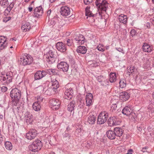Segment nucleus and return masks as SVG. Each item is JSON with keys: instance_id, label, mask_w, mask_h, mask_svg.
I'll use <instances>...</instances> for the list:
<instances>
[{"instance_id": "864d4df0", "label": "nucleus", "mask_w": 154, "mask_h": 154, "mask_svg": "<svg viewBox=\"0 0 154 154\" xmlns=\"http://www.w3.org/2000/svg\"><path fill=\"white\" fill-rule=\"evenodd\" d=\"M103 79V77L101 76H99L97 77V79L99 82H101Z\"/></svg>"}, {"instance_id": "412c9836", "label": "nucleus", "mask_w": 154, "mask_h": 154, "mask_svg": "<svg viewBox=\"0 0 154 154\" xmlns=\"http://www.w3.org/2000/svg\"><path fill=\"white\" fill-rule=\"evenodd\" d=\"M128 18L126 15L123 14L119 15L118 18L119 21L124 24H126L127 22Z\"/></svg>"}, {"instance_id": "423d86ee", "label": "nucleus", "mask_w": 154, "mask_h": 154, "mask_svg": "<svg viewBox=\"0 0 154 154\" xmlns=\"http://www.w3.org/2000/svg\"><path fill=\"white\" fill-rule=\"evenodd\" d=\"M46 60L49 64H52L54 62L56 58L53 52L51 50L47 52L45 55Z\"/></svg>"}, {"instance_id": "338daca9", "label": "nucleus", "mask_w": 154, "mask_h": 154, "mask_svg": "<svg viewBox=\"0 0 154 154\" xmlns=\"http://www.w3.org/2000/svg\"><path fill=\"white\" fill-rule=\"evenodd\" d=\"M77 42L79 43L80 44L82 45L85 42V40H81L80 41L78 42Z\"/></svg>"}, {"instance_id": "680f3d73", "label": "nucleus", "mask_w": 154, "mask_h": 154, "mask_svg": "<svg viewBox=\"0 0 154 154\" xmlns=\"http://www.w3.org/2000/svg\"><path fill=\"white\" fill-rule=\"evenodd\" d=\"M51 13V9L49 10L48 11L47 13V17H48V18H49V16L50 15Z\"/></svg>"}, {"instance_id": "69168bd1", "label": "nucleus", "mask_w": 154, "mask_h": 154, "mask_svg": "<svg viewBox=\"0 0 154 154\" xmlns=\"http://www.w3.org/2000/svg\"><path fill=\"white\" fill-rule=\"evenodd\" d=\"M75 39L76 41H78V42H79L80 41L81 39L80 38H79V36H77L75 38Z\"/></svg>"}, {"instance_id": "2f4dec72", "label": "nucleus", "mask_w": 154, "mask_h": 154, "mask_svg": "<svg viewBox=\"0 0 154 154\" xmlns=\"http://www.w3.org/2000/svg\"><path fill=\"white\" fill-rule=\"evenodd\" d=\"M0 4L3 8L7 7L9 4L8 0H1L0 1Z\"/></svg>"}, {"instance_id": "c85d7f7f", "label": "nucleus", "mask_w": 154, "mask_h": 154, "mask_svg": "<svg viewBox=\"0 0 154 154\" xmlns=\"http://www.w3.org/2000/svg\"><path fill=\"white\" fill-rule=\"evenodd\" d=\"M75 106V102L73 101L71 102L68 105L67 109L71 112H72L74 110V108Z\"/></svg>"}, {"instance_id": "6e6552de", "label": "nucleus", "mask_w": 154, "mask_h": 154, "mask_svg": "<svg viewBox=\"0 0 154 154\" xmlns=\"http://www.w3.org/2000/svg\"><path fill=\"white\" fill-rule=\"evenodd\" d=\"M37 134V131L34 129H31L27 133L26 137L27 139L31 140L34 139Z\"/></svg>"}, {"instance_id": "bb28decb", "label": "nucleus", "mask_w": 154, "mask_h": 154, "mask_svg": "<svg viewBox=\"0 0 154 154\" xmlns=\"http://www.w3.org/2000/svg\"><path fill=\"white\" fill-rule=\"evenodd\" d=\"M96 120L95 116L93 115H91L88 118V122L91 125L94 124Z\"/></svg>"}, {"instance_id": "f03ea898", "label": "nucleus", "mask_w": 154, "mask_h": 154, "mask_svg": "<svg viewBox=\"0 0 154 154\" xmlns=\"http://www.w3.org/2000/svg\"><path fill=\"white\" fill-rule=\"evenodd\" d=\"M12 73L11 72L1 73L0 75V80L4 85L8 84L11 82L12 80Z\"/></svg>"}, {"instance_id": "0eeeda50", "label": "nucleus", "mask_w": 154, "mask_h": 154, "mask_svg": "<svg viewBox=\"0 0 154 154\" xmlns=\"http://www.w3.org/2000/svg\"><path fill=\"white\" fill-rule=\"evenodd\" d=\"M21 96V91L17 88L12 89L10 92V96L12 99L13 98L20 99Z\"/></svg>"}, {"instance_id": "37998d69", "label": "nucleus", "mask_w": 154, "mask_h": 154, "mask_svg": "<svg viewBox=\"0 0 154 154\" xmlns=\"http://www.w3.org/2000/svg\"><path fill=\"white\" fill-rule=\"evenodd\" d=\"M14 5V2H12L10 3L9 5L7 6V8L9 10H10L11 11L13 8Z\"/></svg>"}, {"instance_id": "c756f323", "label": "nucleus", "mask_w": 154, "mask_h": 154, "mask_svg": "<svg viewBox=\"0 0 154 154\" xmlns=\"http://www.w3.org/2000/svg\"><path fill=\"white\" fill-rule=\"evenodd\" d=\"M90 7L87 6L85 9V15L89 17H93L94 14H93L92 12L90 10Z\"/></svg>"}, {"instance_id": "5fc2aeb1", "label": "nucleus", "mask_w": 154, "mask_h": 154, "mask_svg": "<svg viewBox=\"0 0 154 154\" xmlns=\"http://www.w3.org/2000/svg\"><path fill=\"white\" fill-rule=\"evenodd\" d=\"M1 131L0 129V144H1L4 140V137L1 134Z\"/></svg>"}, {"instance_id": "3c124183", "label": "nucleus", "mask_w": 154, "mask_h": 154, "mask_svg": "<svg viewBox=\"0 0 154 154\" xmlns=\"http://www.w3.org/2000/svg\"><path fill=\"white\" fill-rule=\"evenodd\" d=\"M93 0H84V3L86 5H89L91 3Z\"/></svg>"}, {"instance_id": "f8f14e48", "label": "nucleus", "mask_w": 154, "mask_h": 154, "mask_svg": "<svg viewBox=\"0 0 154 154\" xmlns=\"http://www.w3.org/2000/svg\"><path fill=\"white\" fill-rule=\"evenodd\" d=\"M61 14L64 16L69 15L70 13V9L67 6H63L61 7L60 11Z\"/></svg>"}, {"instance_id": "49530a36", "label": "nucleus", "mask_w": 154, "mask_h": 154, "mask_svg": "<svg viewBox=\"0 0 154 154\" xmlns=\"http://www.w3.org/2000/svg\"><path fill=\"white\" fill-rule=\"evenodd\" d=\"M63 136L64 137H70V134L69 133L68 131H66L63 134Z\"/></svg>"}, {"instance_id": "5701e85b", "label": "nucleus", "mask_w": 154, "mask_h": 154, "mask_svg": "<svg viewBox=\"0 0 154 154\" xmlns=\"http://www.w3.org/2000/svg\"><path fill=\"white\" fill-rule=\"evenodd\" d=\"M6 39L4 36H1L0 37V47H3L4 48L7 47V43L6 42Z\"/></svg>"}, {"instance_id": "e2e57ef3", "label": "nucleus", "mask_w": 154, "mask_h": 154, "mask_svg": "<svg viewBox=\"0 0 154 154\" xmlns=\"http://www.w3.org/2000/svg\"><path fill=\"white\" fill-rule=\"evenodd\" d=\"M116 49L118 51L120 52H121L123 54H124L125 53L124 51L123 50V49Z\"/></svg>"}, {"instance_id": "6ab92c4d", "label": "nucleus", "mask_w": 154, "mask_h": 154, "mask_svg": "<svg viewBox=\"0 0 154 154\" xmlns=\"http://www.w3.org/2000/svg\"><path fill=\"white\" fill-rule=\"evenodd\" d=\"M132 109L130 106H126L122 110V113L127 116L129 115L132 112Z\"/></svg>"}, {"instance_id": "39448f33", "label": "nucleus", "mask_w": 154, "mask_h": 154, "mask_svg": "<svg viewBox=\"0 0 154 154\" xmlns=\"http://www.w3.org/2000/svg\"><path fill=\"white\" fill-rule=\"evenodd\" d=\"M108 117V114L107 112L103 111L100 112L99 115L97 123L100 125L104 124L107 120Z\"/></svg>"}, {"instance_id": "72a5a7b5", "label": "nucleus", "mask_w": 154, "mask_h": 154, "mask_svg": "<svg viewBox=\"0 0 154 154\" xmlns=\"http://www.w3.org/2000/svg\"><path fill=\"white\" fill-rule=\"evenodd\" d=\"M66 45H67L68 46H72L73 47V42L72 40L68 38H66L64 41Z\"/></svg>"}, {"instance_id": "a878e982", "label": "nucleus", "mask_w": 154, "mask_h": 154, "mask_svg": "<svg viewBox=\"0 0 154 154\" xmlns=\"http://www.w3.org/2000/svg\"><path fill=\"white\" fill-rule=\"evenodd\" d=\"M32 107L33 110L36 111H38L41 109V105L38 103L35 102L33 103Z\"/></svg>"}, {"instance_id": "4be33fe9", "label": "nucleus", "mask_w": 154, "mask_h": 154, "mask_svg": "<svg viewBox=\"0 0 154 154\" xmlns=\"http://www.w3.org/2000/svg\"><path fill=\"white\" fill-rule=\"evenodd\" d=\"M114 131L116 136L118 137L121 136L123 134L122 128H121L116 127L114 128Z\"/></svg>"}, {"instance_id": "b1692460", "label": "nucleus", "mask_w": 154, "mask_h": 154, "mask_svg": "<svg viewBox=\"0 0 154 154\" xmlns=\"http://www.w3.org/2000/svg\"><path fill=\"white\" fill-rule=\"evenodd\" d=\"M114 131L112 130H108L106 132L107 136L109 139L111 140L115 139L116 137Z\"/></svg>"}, {"instance_id": "473e14b6", "label": "nucleus", "mask_w": 154, "mask_h": 154, "mask_svg": "<svg viewBox=\"0 0 154 154\" xmlns=\"http://www.w3.org/2000/svg\"><path fill=\"white\" fill-rule=\"evenodd\" d=\"M119 85L120 87L122 88L125 87L126 85V80L124 79H121L119 82Z\"/></svg>"}, {"instance_id": "ddd939ff", "label": "nucleus", "mask_w": 154, "mask_h": 154, "mask_svg": "<svg viewBox=\"0 0 154 154\" xmlns=\"http://www.w3.org/2000/svg\"><path fill=\"white\" fill-rule=\"evenodd\" d=\"M47 74V72L44 71H38L35 72L34 75V78L35 80H39Z\"/></svg>"}, {"instance_id": "393cba45", "label": "nucleus", "mask_w": 154, "mask_h": 154, "mask_svg": "<svg viewBox=\"0 0 154 154\" xmlns=\"http://www.w3.org/2000/svg\"><path fill=\"white\" fill-rule=\"evenodd\" d=\"M31 25L29 22H26L25 23L22 25L21 26V29L24 31H28L31 28Z\"/></svg>"}, {"instance_id": "58836bf2", "label": "nucleus", "mask_w": 154, "mask_h": 154, "mask_svg": "<svg viewBox=\"0 0 154 154\" xmlns=\"http://www.w3.org/2000/svg\"><path fill=\"white\" fill-rule=\"evenodd\" d=\"M76 51L78 53L85 54L86 52L87 49H76Z\"/></svg>"}, {"instance_id": "7ed1b4c3", "label": "nucleus", "mask_w": 154, "mask_h": 154, "mask_svg": "<svg viewBox=\"0 0 154 154\" xmlns=\"http://www.w3.org/2000/svg\"><path fill=\"white\" fill-rule=\"evenodd\" d=\"M20 63L23 66L29 65L32 62V58L27 54H24L20 58Z\"/></svg>"}, {"instance_id": "0e129e2a", "label": "nucleus", "mask_w": 154, "mask_h": 154, "mask_svg": "<svg viewBox=\"0 0 154 154\" xmlns=\"http://www.w3.org/2000/svg\"><path fill=\"white\" fill-rule=\"evenodd\" d=\"M79 38H80L81 40H85V38L84 36L82 35H79Z\"/></svg>"}, {"instance_id": "9d476101", "label": "nucleus", "mask_w": 154, "mask_h": 154, "mask_svg": "<svg viewBox=\"0 0 154 154\" xmlns=\"http://www.w3.org/2000/svg\"><path fill=\"white\" fill-rule=\"evenodd\" d=\"M58 69L63 72H67L69 69V66L68 64L65 62H61L57 65Z\"/></svg>"}, {"instance_id": "f257e3e1", "label": "nucleus", "mask_w": 154, "mask_h": 154, "mask_svg": "<svg viewBox=\"0 0 154 154\" xmlns=\"http://www.w3.org/2000/svg\"><path fill=\"white\" fill-rule=\"evenodd\" d=\"M42 146V144L41 140L38 139L36 140L32 144L29 146V150L33 152H37Z\"/></svg>"}, {"instance_id": "09e8293b", "label": "nucleus", "mask_w": 154, "mask_h": 154, "mask_svg": "<svg viewBox=\"0 0 154 154\" xmlns=\"http://www.w3.org/2000/svg\"><path fill=\"white\" fill-rule=\"evenodd\" d=\"M11 11L9 10L7 8L4 12V14L5 16H7L9 14Z\"/></svg>"}, {"instance_id": "6e6d98bb", "label": "nucleus", "mask_w": 154, "mask_h": 154, "mask_svg": "<svg viewBox=\"0 0 154 154\" xmlns=\"http://www.w3.org/2000/svg\"><path fill=\"white\" fill-rule=\"evenodd\" d=\"M7 89V88L5 86H3L1 88V90L3 92H6Z\"/></svg>"}, {"instance_id": "20e7f679", "label": "nucleus", "mask_w": 154, "mask_h": 154, "mask_svg": "<svg viewBox=\"0 0 154 154\" xmlns=\"http://www.w3.org/2000/svg\"><path fill=\"white\" fill-rule=\"evenodd\" d=\"M95 4L98 10L101 11H106L108 8L107 2L105 0H96Z\"/></svg>"}, {"instance_id": "a18cd8bd", "label": "nucleus", "mask_w": 154, "mask_h": 154, "mask_svg": "<svg viewBox=\"0 0 154 154\" xmlns=\"http://www.w3.org/2000/svg\"><path fill=\"white\" fill-rule=\"evenodd\" d=\"M117 108V105L116 104H113L111 106V110L113 111L114 110H116Z\"/></svg>"}, {"instance_id": "de8ad7c7", "label": "nucleus", "mask_w": 154, "mask_h": 154, "mask_svg": "<svg viewBox=\"0 0 154 154\" xmlns=\"http://www.w3.org/2000/svg\"><path fill=\"white\" fill-rule=\"evenodd\" d=\"M11 19V17H4L3 19V21L5 22L6 23L8 21L10 20Z\"/></svg>"}, {"instance_id": "79ce46f5", "label": "nucleus", "mask_w": 154, "mask_h": 154, "mask_svg": "<svg viewBox=\"0 0 154 154\" xmlns=\"http://www.w3.org/2000/svg\"><path fill=\"white\" fill-rule=\"evenodd\" d=\"M37 101L35 102H38V103L41 104V103L43 100V98L41 96H39L37 97Z\"/></svg>"}, {"instance_id": "4d7b16f0", "label": "nucleus", "mask_w": 154, "mask_h": 154, "mask_svg": "<svg viewBox=\"0 0 154 154\" xmlns=\"http://www.w3.org/2000/svg\"><path fill=\"white\" fill-rule=\"evenodd\" d=\"M137 119V116L135 115L134 116H133L131 118V119L134 122L136 121Z\"/></svg>"}, {"instance_id": "7c9ffc66", "label": "nucleus", "mask_w": 154, "mask_h": 154, "mask_svg": "<svg viewBox=\"0 0 154 154\" xmlns=\"http://www.w3.org/2000/svg\"><path fill=\"white\" fill-rule=\"evenodd\" d=\"M5 145L6 148L8 150H10L13 148V146L12 143L9 141H6L5 143Z\"/></svg>"}, {"instance_id": "4c0bfd02", "label": "nucleus", "mask_w": 154, "mask_h": 154, "mask_svg": "<svg viewBox=\"0 0 154 154\" xmlns=\"http://www.w3.org/2000/svg\"><path fill=\"white\" fill-rule=\"evenodd\" d=\"M64 45L62 42H57L56 45V48H63Z\"/></svg>"}, {"instance_id": "dca6fc26", "label": "nucleus", "mask_w": 154, "mask_h": 154, "mask_svg": "<svg viewBox=\"0 0 154 154\" xmlns=\"http://www.w3.org/2000/svg\"><path fill=\"white\" fill-rule=\"evenodd\" d=\"M93 96L90 93L87 94L86 96V106H90L92 104Z\"/></svg>"}, {"instance_id": "f704fd0d", "label": "nucleus", "mask_w": 154, "mask_h": 154, "mask_svg": "<svg viewBox=\"0 0 154 154\" xmlns=\"http://www.w3.org/2000/svg\"><path fill=\"white\" fill-rule=\"evenodd\" d=\"M83 129L81 125H79L78 128H77L75 132V135L77 136L79 135H81L82 131Z\"/></svg>"}, {"instance_id": "a211bd4d", "label": "nucleus", "mask_w": 154, "mask_h": 154, "mask_svg": "<svg viewBox=\"0 0 154 154\" xmlns=\"http://www.w3.org/2000/svg\"><path fill=\"white\" fill-rule=\"evenodd\" d=\"M65 98L69 100L72 97L73 91L72 88L66 89L65 92Z\"/></svg>"}, {"instance_id": "9b49d317", "label": "nucleus", "mask_w": 154, "mask_h": 154, "mask_svg": "<svg viewBox=\"0 0 154 154\" xmlns=\"http://www.w3.org/2000/svg\"><path fill=\"white\" fill-rule=\"evenodd\" d=\"M43 13V9L41 6L36 7L34 10L33 16L35 17H40Z\"/></svg>"}, {"instance_id": "c03bdc74", "label": "nucleus", "mask_w": 154, "mask_h": 154, "mask_svg": "<svg viewBox=\"0 0 154 154\" xmlns=\"http://www.w3.org/2000/svg\"><path fill=\"white\" fill-rule=\"evenodd\" d=\"M143 50L144 52L146 53L145 54H147L151 53L152 51L151 49H143Z\"/></svg>"}, {"instance_id": "2eb2a0df", "label": "nucleus", "mask_w": 154, "mask_h": 154, "mask_svg": "<svg viewBox=\"0 0 154 154\" xmlns=\"http://www.w3.org/2000/svg\"><path fill=\"white\" fill-rule=\"evenodd\" d=\"M118 119L116 116H114L110 117L108 120V124L109 126H112L118 125Z\"/></svg>"}, {"instance_id": "8fccbe9b", "label": "nucleus", "mask_w": 154, "mask_h": 154, "mask_svg": "<svg viewBox=\"0 0 154 154\" xmlns=\"http://www.w3.org/2000/svg\"><path fill=\"white\" fill-rule=\"evenodd\" d=\"M69 61L71 65H73L74 64L75 62L74 59L72 57H69Z\"/></svg>"}, {"instance_id": "13d9d810", "label": "nucleus", "mask_w": 154, "mask_h": 154, "mask_svg": "<svg viewBox=\"0 0 154 154\" xmlns=\"http://www.w3.org/2000/svg\"><path fill=\"white\" fill-rule=\"evenodd\" d=\"M104 83H105V84L104 83H102L101 84V85L103 86H106V85H109V82L108 80H106V81H104Z\"/></svg>"}, {"instance_id": "cd10ccee", "label": "nucleus", "mask_w": 154, "mask_h": 154, "mask_svg": "<svg viewBox=\"0 0 154 154\" xmlns=\"http://www.w3.org/2000/svg\"><path fill=\"white\" fill-rule=\"evenodd\" d=\"M116 79V74L115 73L111 72L109 75V81L111 83L115 82Z\"/></svg>"}, {"instance_id": "aec40b11", "label": "nucleus", "mask_w": 154, "mask_h": 154, "mask_svg": "<svg viewBox=\"0 0 154 154\" xmlns=\"http://www.w3.org/2000/svg\"><path fill=\"white\" fill-rule=\"evenodd\" d=\"M51 82V88L52 89H56L59 88V82L55 79L52 78Z\"/></svg>"}, {"instance_id": "052dcab7", "label": "nucleus", "mask_w": 154, "mask_h": 154, "mask_svg": "<svg viewBox=\"0 0 154 154\" xmlns=\"http://www.w3.org/2000/svg\"><path fill=\"white\" fill-rule=\"evenodd\" d=\"M58 50L61 52L64 53L66 51V49H57Z\"/></svg>"}, {"instance_id": "1a4fd4ad", "label": "nucleus", "mask_w": 154, "mask_h": 154, "mask_svg": "<svg viewBox=\"0 0 154 154\" xmlns=\"http://www.w3.org/2000/svg\"><path fill=\"white\" fill-rule=\"evenodd\" d=\"M51 107L53 109H58L60 105V102L57 99H53L50 100Z\"/></svg>"}, {"instance_id": "a19ab883", "label": "nucleus", "mask_w": 154, "mask_h": 154, "mask_svg": "<svg viewBox=\"0 0 154 154\" xmlns=\"http://www.w3.org/2000/svg\"><path fill=\"white\" fill-rule=\"evenodd\" d=\"M131 36L132 37H135L137 35V33L136 31L134 29H132L130 32Z\"/></svg>"}, {"instance_id": "ea45409f", "label": "nucleus", "mask_w": 154, "mask_h": 154, "mask_svg": "<svg viewBox=\"0 0 154 154\" xmlns=\"http://www.w3.org/2000/svg\"><path fill=\"white\" fill-rule=\"evenodd\" d=\"M135 70V68L134 66H131L130 67H128L127 69V71L129 73H132L134 72Z\"/></svg>"}, {"instance_id": "4468645a", "label": "nucleus", "mask_w": 154, "mask_h": 154, "mask_svg": "<svg viewBox=\"0 0 154 154\" xmlns=\"http://www.w3.org/2000/svg\"><path fill=\"white\" fill-rule=\"evenodd\" d=\"M130 97V95L126 91L122 92L119 93V97L123 101L128 100Z\"/></svg>"}, {"instance_id": "bf43d9fd", "label": "nucleus", "mask_w": 154, "mask_h": 154, "mask_svg": "<svg viewBox=\"0 0 154 154\" xmlns=\"http://www.w3.org/2000/svg\"><path fill=\"white\" fill-rule=\"evenodd\" d=\"M44 93L47 95H50L51 94V93L49 89L47 90Z\"/></svg>"}, {"instance_id": "f3484780", "label": "nucleus", "mask_w": 154, "mask_h": 154, "mask_svg": "<svg viewBox=\"0 0 154 154\" xmlns=\"http://www.w3.org/2000/svg\"><path fill=\"white\" fill-rule=\"evenodd\" d=\"M26 122L28 124L32 123L33 120V117L32 115L28 112H26L25 114Z\"/></svg>"}, {"instance_id": "c9c22d12", "label": "nucleus", "mask_w": 154, "mask_h": 154, "mask_svg": "<svg viewBox=\"0 0 154 154\" xmlns=\"http://www.w3.org/2000/svg\"><path fill=\"white\" fill-rule=\"evenodd\" d=\"M12 101V105L13 106H17L19 102L20 99L17 98H13Z\"/></svg>"}, {"instance_id": "e433bc0d", "label": "nucleus", "mask_w": 154, "mask_h": 154, "mask_svg": "<svg viewBox=\"0 0 154 154\" xmlns=\"http://www.w3.org/2000/svg\"><path fill=\"white\" fill-rule=\"evenodd\" d=\"M48 72L50 74H52L55 75H58L59 74L57 71L55 69H50L48 70Z\"/></svg>"}, {"instance_id": "603ef678", "label": "nucleus", "mask_w": 154, "mask_h": 154, "mask_svg": "<svg viewBox=\"0 0 154 154\" xmlns=\"http://www.w3.org/2000/svg\"><path fill=\"white\" fill-rule=\"evenodd\" d=\"M150 48V46L149 44H148V43H143V45L142 46V48Z\"/></svg>"}, {"instance_id": "774afa93", "label": "nucleus", "mask_w": 154, "mask_h": 154, "mask_svg": "<svg viewBox=\"0 0 154 154\" xmlns=\"http://www.w3.org/2000/svg\"><path fill=\"white\" fill-rule=\"evenodd\" d=\"M103 45L101 44L99 45L96 48H101L103 47Z\"/></svg>"}]
</instances>
